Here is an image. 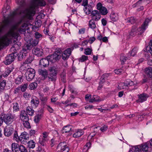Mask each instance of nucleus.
I'll list each match as a JSON object with an SVG mask.
<instances>
[{"label":"nucleus","instance_id":"nucleus-1","mask_svg":"<svg viewBox=\"0 0 152 152\" xmlns=\"http://www.w3.org/2000/svg\"><path fill=\"white\" fill-rule=\"evenodd\" d=\"M16 3L20 5L19 7L16 10L10 14L12 17L16 15L25 14L26 17L28 19L31 20L32 16L35 14V8L38 6H44L46 5L45 2L43 0H32L31 6L29 8L25 9V0H16Z\"/></svg>","mask_w":152,"mask_h":152},{"label":"nucleus","instance_id":"nucleus-2","mask_svg":"<svg viewBox=\"0 0 152 152\" xmlns=\"http://www.w3.org/2000/svg\"><path fill=\"white\" fill-rule=\"evenodd\" d=\"M18 25H13L7 34L1 38L0 39V50L4 46H8L11 42L12 39L17 40L19 34L17 32L15 31H18Z\"/></svg>","mask_w":152,"mask_h":152},{"label":"nucleus","instance_id":"nucleus-3","mask_svg":"<svg viewBox=\"0 0 152 152\" xmlns=\"http://www.w3.org/2000/svg\"><path fill=\"white\" fill-rule=\"evenodd\" d=\"M15 115L11 113L7 114L2 113L0 115V126H1L3 122L7 125L11 124L15 119Z\"/></svg>","mask_w":152,"mask_h":152},{"label":"nucleus","instance_id":"nucleus-4","mask_svg":"<svg viewBox=\"0 0 152 152\" xmlns=\"http://www.w3.org/2000/svg\"><path fill=\"white\" fill-rule=\"evenodd\" d=\"M61 51L60 50H58L52 54L47 56V58L49 59L50 61L53 63L60 59L61 56Z\"/></svg>","mask_w":152,"mask_h":152},{"label":"nucleus","instance_id":"nucleus-5","mask_svg":"<svg viewBox=\"0 0 152 152\" xmlns=\"http://www.w3.org/2000/svg\"><path fill=\"white\" fill-rule=\"evenodd\" d=\"M149 143L147 142L141 145L135 146L132 148V149L134 152H141L142 151L146 152L148 151Z\"/></svg>","mask_w":152,"mask_h":152},{"label":"nucleus","instance_id":"nucleus-6","mask_svg":"<svg viewBox=\"0 0 152 152\" xmlns=\"http://www.w3.org/2000/svg\"><path fill=\"white\" fill-rule=\"evenodd\" d=\"M35 71L33 69H28L25 73L26 79L28 81H30L33 79L35 75Z\"/></svg>","mask_w":152,"mask_h":152},{"label":"nucleus","instance_id":"nucleus-7","mask_svg":"<svg viewBox=\"0 0 152 152\" xmlns=\"http://www.w3.org/2000/svg\"><path fill=\"white\" fill-rule=\"evenodd\" d=\"M150 22V20L148 18H147L145 20L141 27L137 29V31L139 32L138 34L141 35L145 31L148 26V23Z\"/></svg>","mask_w":152,"mask_h":152},{"label":"nucleus","instance_id":"nucleus-8","mask_svg":"<svg viewBox=\"0 0 152 152\" xmlns=\"http://www.w3.org/2000/svg\"><path fill=\"white\" fill-rule=\"evenodd\" d=\"M57 149L61 152H69V149L66 143L64 142H61L58 145Z\"/></svg>","mask_w":152,"mask_h":152},{"label":"nucleus","instance_id":"nucleus-9","mask_svg":"<svg viewBox=\"0 0 152 152\" xmlns=\"http://www.w3.org/2000/svg\"><path fill=\"white\" fill-rule=\"evenodd\" d=\"M10 21L8 18H5L0 24V32L9 27Z\"/></svg>","mask_w":152,"mask_h":152},{"label":"nucleus","instance_id":"nucleus-10","mask_svg":"<svg viewBox=\"0 0 152 152\" xmlns=\"http://www.w3.org/2000/svg\"><path fill=\"white\" fill-rule=\"evenodd\" d=\"M29 135L26 132H24L21 133L20 136V141L23 144L28 142L29 140Z\"/></svg>","mask_w":152,"mask_h":152},{"label":"nucleus","instance_id":"nucleus-11","mask_svg":"<svg viewBox=\"0 0 152 152\" xmlns=\"http://www.w3.org/2000/svg\"><path fill=\"white\" fill-rule=\"evenodd\" d=\"M91 16L92 19L95 21H97L100 19L101 15L99 12L96 10L93 11L91 12Z\"/></svg>","mask_w":152,"mask_h":152},{"label":"nucleus","instance_id":"nucleus-12","mask_svg":"<svg viewBox=\"0 0 152 152\" xmlns=\"http://www.w3.org/2000/svg\"><path fill=\"white\" fill-rule=\"evenodd\" d=\"M16 57L15 56L14 53L9 54L6 58V60L5 62V64L9 65L11 64L14 61Z\"/></svg>","mask_w":152,"mask_h":152},{"label":"nucleus","instance_id":"nucleus-13","mask_svg":"<svg viewBox=\"0 0 152 152\" xmlns=\"http://www.w3.org/2000/svg\"><path fill=\"white\" fill-rule=\"evenodd\" d=\"M32 53L38 57L41 56L43 54L42 49L38 48H34L32 50Z\"/></svg>","mask_w":152,"mask_h":152},{"label":"nucleus","instance_id":"nucleus-14","mask_svg":"<svg viewBox=\"0 0 152 152\" xmlns=\"http://www.w3.org/2000/svg\"><path fill=\"white\" fill-rule=\"evenodd\" d=\"M94 3L92 2L87 6L84 7V10L86 14L87 15L90 14L91 13V11L92 10V7L93 6Z\"/></svg>","mask_w":152,"mask_h":152},{"label":"nucleus","instance_id":"nucleus-15","mask_svg":"<svg viewBox=\"0 0 152 152\" xmlns=\"http://www.w3.org/2000/svg\"><path fill=\"white\" fill-rule=\"evenodd\" d=\"M71 49L70 48H69L65 50L62 54V59L64 60L68 59L71 53Z\"/></svg>","mask_w":152,"mask_h":152},{"label":"nucleus","instance_id":"nucleus-16","mask_svg":"<svg viewBox=\"0 0 152 152\" xmlns=\"http://www.w3.org/2000/svg\"><path fill=\"white\" fill-rule=\"evenodd\" d=\"M31 103L32 106L37 107L38 106L39 103V99L36 96L32 97Z\"/></svg>","mask_w":152,"mask_h":152},{"label":"nucleus","instance_id":"nucleus-17","mask_svg":"<svg viewBox=\"0 0 152 152\" xmlns=\"http://www.w3.org/2000/svg\"><path fill=\"white\" fill-rule=\"evenodd\" d=\"M49 59L47 58H42L39 61V64L44 67L48 66L49 64Z\"/></svg>","mask_w":152,"mask_h":152},{"label":"nucleus","instance_id":"nucleus-18","mask_svg":"<svg viewBox=\"0 0 152 152\" xmlns=\"http://www.w3.org/2000/svg\"><path fill=\"white\" fill-rule=\"evenodd\" d=\"M28 26V24L27 23H24L21 26H20L19 28L18 27V31L20 33L24 32L26 31V29H27L26 28Z\"/></svg>","mask_w":152,"mask_h":152},{"label":"nucleus","instance_id":"nucleus-19","mask_svg":"<svg viewBox=\"0 0 152 152\" xmlns=\"http://www.w3.org/2000/svg\"><path fill=\"white\" fill-rule=\"evenodd\" d=\"M148 97V96L147 94L142 93L139 95V99L137 100V102H142L146 101Z\"/></svg>","mask_w":152,"mask_h":152},{"label":"nucleus","instance_id":"nucleus-20","mask_svg":"<svg viewBox=\"0 0 152 152\" xmlns=\"http://www.w3.org/2000/svg\"><path fill=\"white\" fill-rule=\"evenodd\" d=\"M144 72L145 74L150 78L152 79V68L148 67L145 69Z\"/></svg>","mask_w":152,"mask_h":152},{"label":"nucleus","instance_id":"nucleus-21","mask_svg":"<svg viewBox=\"0 0 152 152\" xmlns=\"http://www.w3.org/2000/svg\"><path fill=\"white\" fill-rule=\"evenodd\" d=\"M39 74L42 76V78L43 80L45 79L47 77L48 72L46 70H43L41 69H38Z\"/></svg>","mask_w":152,"mask_h":152},{"label":"nucleus","instance_id":"nucleus-22","mask_svg":"<svg viewBox=\"0 0 152 152\" xmlns=\"http://www.w3.org/2000/svg\"><path fill=\"white\" fill-rule=\"evenodd\" d=\"M49 71L50 72V74L51 75L56 76L58 70L55 66L50 67L49 68Z\"/></svg>","mask_w":152,"mask_h":152},{"label":"nucleus","instance_id":"nucleus-23","mask_svg":"<svg viewBox=\"0 0 152 152\" xmlns=\"http://www.w3.org/2000/svg\"><path fill=\"white\" fill-rule=\"evenodd\" d=\"M25 111L27 114L31 116H32L34 113V111L32 108L29 106H28L26 107Z\"/></svg>","mask_w":152,"mask_h":152},{"label":"nucleus","instance_id":"nucleus-24","mask_svg":"<svg viewBox=\"0 0 152 152\" xmlns=\"http://www.w3.org/2000/svg\"><path fill=\"white\" fill-rule=\"evenodd\" d=\"M39 99L41 101V104L43 106H45L47 103L48 100L47 97L46 96L44 97L43 96L41 95L39 97Z\"/></svg>","mask_w":152,"mask_h":152},{"label":"nucleus","instance_id":"nucleus-25","mask_svg":"<svg viewBox=\"0 0 152 152\" xmlns=\"http://www.w3.org/2000/svg\"><path fill=\"white\" fill-rule=\"evenodd\" d=\"M110 18L112 21H115L118 19V15L117 13L112 12L110 15Z\"/></svg>","mask_w":152,"mask_h":152},{"label":"nucleus","instance_id":"nucleus-26","mask_svg":"<svg viewBox=\"0 0 152 152\" xmlns=\"http://www.w3.org/2000/svg\"><path fill=\"white\" fill-rule=\"evenodd\" d=\"M84 133V131L82 129H79L78 131L75 133L73 135V137L77 138L82 135Z\"/></svg>","mask_w":152,"mask_h":152},{"label":"nucleus","instance_id":"nucleus-27","mask_svg":"<svg viewBox=\"0 0 152 152\" xmlns=\"http://www.w3.org/2000/svg\"><path fill=\"white\" fill-rule=\"evenodd\" d=\"M23 79L22 76L20 75L17 77L15 80V83L16 84H20L23 81Z\"/></svg>","mask_w":152,"mask_h":152},{"label":"nucleus","instance_id":"nucleus-28","mask_svg":"<svg viewBox=\"0 0 152 152\" xmlns=\"http://www.w3.org/2000/svg\"><path fill=\"white\" fill-rule=\"evenodd\" d=\"M60 76L62 81L64 83H65L66 81V73L64 70H63L60 74Z\"/></svg>","mask_w":152,"mask_h":152},{"label":"nucleus","instance_id":"nucleus-29","mask_svg":"<svg viewBox=\"0 0 152 152\" xmlns=\"http://www.w3.org/2000/svg\"><path fill=\"white\" fill-rule=\"evenodd\" d=\"M72 129V126L69 125L64 126L63 129V133H67L69 132Z\"/></svg>","mask_w":152,"mask_h":152},{"label":"nucleus","instance_id":"nucleus-30","mask_svg":"<svg viewBox=\"0 0 152 152\" xmlns=\"http://www.w3.org/2000/svg\"><path fill=\"white\" fill-rule=\"evenodd\" d=\"M129 57L124 56L123 54H121V55L120 59L122 64H123L128 59Z\"/></svg>","mask_w":152,"mask_h":152},{"label":"nucleus","instance_id":"nucleus-31","mask_svg":"<svg viewBox=\"0 0 152 152\" xmlns=\"http://www.w3.org/2000/svg\"><path fill=\"white\" fill-rule=\"evenodd\" d=\"M13 132V129L11 128L7 129L6 131L5 130L4 134L5 136L9 137L11 135Z\"/></svg>","mask_w":152,"mask_h":152},{"label":"nucleus","instance_id":"nucleus-32","mask_svg":"<svg viewBox=\"0 0 152 152\" xmlns=\"http://www.w3.org/2000/svg\"><path fill=\"white\" fill-rule=\"evenodd\" d=\"M33 58L32 56H29V57L25 61L23 62V66H24L26 64L31 63L33 60Z\"/></svg>","mask_w":152,"mask_h":152},{"label":"nucleus","instance_id":"nucleus-33","mask_svg":"<svg viewBox=\"0 0 152 152\" xmlns=\"http://www.w3.org/2000/svg\"><path fill=\"white\" fill-rule=\"evenodd\" d=\"M89 26L90 28L92 29H94L96 27L94 20H91L89 21Z\"/></svg>","mask_w":152,"mask_h":152},{"label":"nucleus","instance_id":"nucleus-34","mask_svg":"<svg viewBox=\"0 0 152 152\" xmlns=\"http://www.w3.org/2000/svg\"><path fill=\"white\" fill-rule=\"evenodd\" d=\"M99 12L102 15H106L108 13V11L106 7H103L99 10Z\"/></svg>","mask_w":152,"mask_h":152},{"label":"nucleus","instance_id":"nucleus-35","mask_svg":"<svg viewBox=\"0 0 152 152\" xmlns=\"http://www.w3.org/2000/svg\"><path fill=\"white\" fill-rule=\"evenodd\" d=\"M48 139H46L42 138L39 139V143L43 146H45L46 145V142Z\"/></svg>","mask_w":152,"mask_h":152},{"label":"nucleus","instance_id":"nucleus-36","mask_svg":"<svg viewBox=\"0 0 152 152\" xmlns=\"http://www.w3.org/2000/svg\"><path fill=\"white\" fill-rule=\"evenodd\" d=\"M42 114L39 113L37 114L34 117V121L36 123H38L41 118Z\"/></svg>","mask_w":152,"mask_h":152},{"label":"nucleus","instance_id":"nucleus-37","mask_svg":"<svg viewBox=\"0 0 152 152\" xmlns=\"http://www.w3.org/2000/svg\"><path fill=\"white\" fill-rule=\"evenodd\" d=\"M13 138L17 142L20 141V136L19 137L17 131H15L13 134Z\"/></svg>","mask_w":152,"mask_h":152},{"label":"nucleus","instance_id":"nucleus-38","mask_svg":"<svg viewBox=\"0 0 152 152\" xmlns=\"http://www.w3.org/2000/svg\"><path fill=\"white\" fill-rule=\"evenodd\" d=\"M12 71V69L11 68H7L5 72L3 73V76L4 77H7Z\"/></svg>","mask_w":152,"mask_h":152},{"label":"nucleus","instance_id":"nucleus-39","mask_svg":"<svg viewBox=\"0 0 152 152\" xmlns=\"http://www.w3.org/2000/svg\"><path fill=\"white\" fill-rule=\"evenodd\" d=\"M31 44H28L26 46H25L23 48V50H26V51H28L31 50Z\"/></svg>","mask_w":152,"mask_h":152},{"label":"nucleus","instance_id":"nucleus-40","mask_svg":"<svg viewBox=\"0 0 152 152\" xmlns=\"http://www.w3.org/2000/svg\"><path fill=\"white\" fill-rule=\"evenodd\" d=\"M99 128V127H96L94 129L93 132H91L89 135V137H91V138L93 137L96 134L97 131V129Z\"/></svg>","mask_w":152,"mask_h":152},{"label":"nucleus","instance_id":"nucleus-41","mask_svg":"<svg viewBox=\"0 0 152 152\" xmlns=\"http://www.w3.org/2000/svg\"><path fill=\"white\" fill-rule=\"evenodd\" d=\"M13 112H15L19 110L18 104L17 102L13 103Z\"/></svg>","mask_w":152,"mask_h":152},{"label":"nucleus","instance_id":"nucleus-42","mask_svg":"<svg viewBox=\"0 0 152 152\" xmlns=\"http://www.w3.org/2000/svg\"><path fill=\"white\" fill-rule=\"evenodd\" d=\"M28 146L29 148H34L35 147V143L33 140L28 141Z\"/></svg>","mask_w":152,"mask_h":152},{"label":"nucleus","instance_id":"nucleus-43","mask_svg":"<svg viewBox=\"0 0 152 152\" xmlns=\"http://www.w3.org/2000/svg\"><path fill=\"white\" fill-rule=\"evenodd\" d=\"M28 86V84L26 83H25L22 86H20V89L21 91L22 92H25L26 89L27 88Z\"/></svg>","mask_w":152,"mask_h":152},{"label":"nucleus","instance_id":"nucleus-44","mask_svg":"<svg viewBox=\"0 0 152 152\" xmlns=\"http://www.w3.org/2000/svg\"><path fill=\"white\" fill-rule=\"evenodd\" d=\"M49 81H55L56 80V76L51 75L49 74V76L48 77Z\"/></svg>","mask_w":152,"mask_h":152},{"label":"nucleus","instance_id":"nucleus-45","mask_svg":"<svg viewBox=\"0 0 152 152\" xmlns=\"http://www.w3.org/2000/svg\"><path fill=\"white\" fill-rule=\"evenodd\" d=\"M91 143L90 142H89L87 143L84 146L83 148V151H86L91 146Z\"/></svg>","mask_w":152,"mask_h":152},{"label":"nucleus","instance_id":"nucleus-46","mask_svg":"<svg viewBox=\"0 0 152 152\" xmlns=\"http://www.w3.org/2000/svg\"><path fill=\"white\" fill-rule=\"evenodd\" d=\"M37 86V84L36 83H32L29 85L30 89L31 90H33L35 89Z\"/></svg>","mask_w":152,"mask_h":152},{"label":"nucleus","instance_id":"nucleus-47","mask_svg":"<svg viewBox=\"0 0 152 152\" xmlns=\"http://www.w3.org/2000/svg\"><path fill=\"white\" fill-rule=\"evenodd\" d=\"M10 7V6H7V7L6 8H2V15H3L4 17L5 18V16H6V12L8 11V10L9 9Z\"/></svg>","mask_w":152,"mask_h":152},{"label":"nucleus","instance_id":"nucleus-48","mask_svg":"<svg viewBox=\"0 0 152 152\" xmlns=\"http://www.w3.org/2000/svg\"><path fill=\"white\" fill-rule=\"evenodd\" d=\"M138 49L136 47L134 48L132 50L130 55L132 56H134L136 54L137 51Z\"/></svg>","mask_w":152,"mask_h":152},{"label":"nucleus","instance_id":"nucleus-49","mask_svg":"<svg viewBox=\"0 0 152 152\" xmlns=\"http://www.w3.org/2000/svg\"><path fill=\"white\" fill-rule=\"evenodd\" d=\"M19 149L21 152H28L25 147L22 145H20L19 146Z\"/></svg>","mask_w":152,"mask_h":152},{"label":"nucleus","instance_id":"nucleus-50","mask_svg":"<svg viewBox=\"0 0 152 152\" xmlns=\"http://www.w3.org/2000/svg\"><path fill=\"white\" fill-rule=\"evenodd\" d=\"M127 22L128 23H130L131 24L134 23L136 21V19L134 17H131L130 18L127 19Z\"/></svg>","mask_w":152,"mask_h":152},{"label":"nucleus","instance_id":"nucleus-51","mask_svg":"<svg viewBox=\"0 0 152 152\" xmlns=\"http://www.w3.org/2000/svg\"><path fill=\"white\" fill-rule=\"evenodd\" d=\"M19 145L18 144L15 142L13 143L11 145V150L18 149L19 148Z\"/></svg>","mask_w":152,"mask_h":152},{"label":"nucleus","instance_id":"nucleus-52","mask_svg":"<svg viewBox=\"0 0 152 152\" xmlns=\"http://www.w3.org/2000/svg\"><path fill=\"white\" fill-rule=\"evenodd\" d=\"M28 115L25 110H22L20 113L21 119H23L24 117Z\"/></svg>","mask_w":152,"mask_h":152},{"label":"nucleus","instance_id":"nucleus-53","mask_svg":"<svg viewBox=\"0 0 152 152\" xmlns=\"http://www.w3.org/2000/svg\"><path fill=\"white\" fill-rule=\"evenodd\" d=\"M6 81L3 80L0 83V89L3 90L6 86Z\"/></svg>","mask_w":152,"mask_h":152},{"label":"nucleus","instance_id":"nucleus-54","mask_svg":"<svg viewBox=\"0 0 152 152\" xmlns=\"http://www.w3.org/2000/svg\"><path fill=\"white\" fill-rule=\"evenodd\" d=\"M125 72V70L124 69H115L114 70L115 73L117 75L121 74V72Z\"/></svg>","mask_w":152,"mask_h":152},{"label":"nucleus","instance_id":"nucleus-55","mask_svg":"<svg viewBox=\"0 0 152 152\" xmlns=\"http://www.w3.org/2000/svg\"><path fill=\"white\" fill-rule=\"evenodd\" d=\"M28 51H26V50H23L22 49V50L21 51L20 53H21L22 57L23 58H24L27 55Z\"/></svg>","mask_w":152,"mask_h":152},{"label":"nucleus","instance_id":"nucleus-56","mask_svg":"<svg viewBox=\"0 0 152 152\" xmlns=\"http://www.w3.org/2000/svg\"><path fill=\"white\" fill-rule=\"evenodd\" d=\"M85 51L84 53L86 55H89L91 54L92 50L90 48H88L85 49Z\"/></svg>","mask_w":152,"mask_h":152},{"label":"nucleus","instance_id":"nucleus-57","mask_svg":"<svg viewBox=\"0 0 152 152\" xmlns=\"http://www.w3.org/2000/svg\"><path fill=\"white\" fill-rule=\"evenodd\" d=\"M23 124L26 128H30V124L28 121H23Z\"/></svg>","mask_w":152,"mask_h":152},{"label":"nucleus","instance_id":"nucleus-58","mask_svg":"<svg viewBox=\"0 0 152 152\" xmlns=\"http://www.w3.org/2000/svg\"><path fill=\"white\" fill-rule=\"evenodd\" d=\"M35 37L36 39H37L39 41V39L41 37L42 35L38 32H36L34 34Z\"/></svg>","mask_w":152,"mask_h":152},{"label":"nucleus","instance_id":"nucleus-59","mask_svg":"<svg viewBox=\"0 0 152 152\" xmlns=\"http://www.w3.org/2000/svg\"><path fill=\"white\" fill-rule=\"evenodd\" d=\"M88 56H85V55H83L79 59V61L81 62H83L86 60L88 59Z\"/></svg>","mask_w":152,"mask_h":152},{"label":"nucleus","instance_id":"nucleus-60","mask_svg":"<svg viewBox=\"0 0 152 152\" xmlns=\"http://www.w3.org/2000/svg\"><path fill=\"white\" fill-rule=\"evenodd\" d=\"M41 25V21L40 20H39L36 21L35 23V26L36 28H38Z\"/></svg>","mask_w":152,"mask_h":152},{"label":"nucleus","instance_id":"nucleus-61","mask_svg":"<svg viewBox=\"0 0 152 152\" xmlns=\"http://www.w3.org/2000/svg\"><path fill=\"white\" fill-rule=\"evenodd\" d=\"M23 96L26 99H28L31 97V95L29 93L25 92L23 94Z\"/></svg>","mask_w":152,"mask_h":152},{"label":"nucleus","instance_id":"nucleus-62","mask_svg":"<svg viewBox=\"0 0 152 152\" xmlns=\"http://www.w3.org/2000/svg\"><path fill=\"white\" fill-rule=\"evenodd\" d=\"M32 40V42L31 43L32 46H36L38 44L39 41L37 39H34V40Z\"/></svg>","mask_w":152,"mask_h":152},{"label":"nucleus","instance_id":"nucleus-63","mask_svg":"<svg viewBox=\"0 0 152 152\" xmlns=\"http://www.w3.org/2000/svg\"><path fill=\"white\" fill-rule=\"evenodd\" d=\"M96 40V38L94 37H91L88 40L89 43L90 44L93 43Z\"/></svg>","mask_w":152,"mask_h":152},{"label":"nucleus","instance_id":"nucleus-64","mask_svg":"<svg viewBox=\"0 0 152 152\" xmlns=\"http://www.w3.org/2000/svg\"><path fill=\"white\" fill-rule=\"evenodd\" d=\"M146 50L147 52L150 53L152 56V47L147 46L146 48Z\"/></svg>","mask_w":152,"mask_h":152}]
</instances>
